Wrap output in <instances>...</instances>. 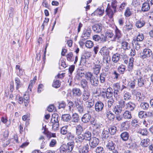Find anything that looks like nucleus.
Here are the masks:
<instances>
[{
    "label": "nucleus",
    "mask_w": 153,
    "mask_h": 153,
    "mask_svg": "<svg viewBox=\"0 0 153 153\" xmlns=\"http://www.w3.org/2000/svg\"><path fill=\"white\" fill-rule=\"evenodd\" d=\"M118 105L122 108H124L126 105L125 101L123 99H122L118 101Z\"/></svg>",
    "instance_id": "680f3d73"
},
{
    "label": "nucleus",
    "mask_w": 153,
    "mask_h": 153,
    "mask_svg": "<svg viewBox=\"0 0 153 153\" xmlns=\"http://www.w3.org/2000/svg\"><path fill=\"white\" fill-rule=\"evenodd\" d=\"M100 64L94 63V65L92 68L93 73L96 75H98L99 74L101 69Z\"/></svg>",
    "instance_id": "6e6552de"
},
{
    "label": "nucleus",
    "mask_w": 153,
    "mask_h": 153,
    "mask_svg": "<svg viewBox=\"0 0 153 153\" xmlns=\"http://www.w3.org/2000/svg\"><path fill=\"white\" fill-rule=\"evenodd\" d=\"M76 108L78 112L80 114H83L85 110H84L83 105L81 104L78 106H77Z\"/></svg>",
    "instance_id": "3c124183"
},
{
    "label": "nucleus",
    "mask_w": 153,
    "mask_h": 153,
    "mask_svg": "<svg viewBox=\"0 0 153 153\" xmlns=\"http://www.w3.org/2000/svg\"><path fill=\"white\" fill-rule=\"evenodd\" d=\"M108 129L111 134L114 135L116 133L117 128L115 126H113L109 128H108Z\"/></svg>",
    "instance_id": "c03bdc74"
},
{
    "label": "nucleus",
    "mask_w": 153,
    "mask_h": 153,
    "mask_svg": "<svg viewBox=\"0 0 153 153\" xmlns=\"http://www.w3.org/2000/svg\"><path fill=\"white\" fill-rule=\"evenodd\" d=\"M106 117L110 121L113 120L115 117V115L111 111L108 109L106 110L105 112Z\"/></svg>",
    "instance_id": "ddd939ff"
},
{
    "label": "nucleus",
    "mask_w": 153,
    "mask_h": 153,
    "mask_svg": "<svg viewBox=\"0 0 153 153\" xmlns=\"http://www.w3.org/2000/svg\"><path fill=\"white\" fill-rule=\"evenodd\" d=\"M117 69L122 74H123L125 70L126 67L124 65H121Z\"/></svg>",
    "instance_id": "864d4df0"
},
{
    "label": "nucleus",
    "mask_w": 153,
    "mask_h": 153,
    "mask_svg": "<svg viewBox=\"0 0 153 153\" xmlns=\"http://www.w3.org/2000/svg\"><path fill=\"white\" fill-rule=\"evenodd\" d=\"M120 58V54L116 53L113 55L112 59L113 62L114 63H117L119 61Z\"/></svg>",
    "instance_id": "58836bf2"
},
{
    "label": "nucleus",
    "mask_w": 153,
    "mask_h": 153,
    "mask_svg": "<svg viewBox=\"0 0 153 153\" xmlns=\"http://www.w3.org/2000/svg\"><path fill=\"white\" fill-rule=\"evenodd\" d=\"M94 103L91 102H86V108L88 113H91L92 112L93 109Z\"/></svg>",
    "instance_id": "6ab92c4d"
},
{
    "label": "nucleus",
    "mask_w": 153,
    "mask_h": 153,
    "mask_svg": "<svg viewBox=\"0 0 153 153\" xmlns=\"http://www.w3.org/2000/svg\"><path fill=\"white\" fill-rule=\"evenodd\" d=\"M100 53L103 56L109 55V51L108 48H107L106 47H102L101 49Z\"/></svg>",
    "instance_id": "a211bd4d"
},
{
    "label": "nucleus",
    "mask_w": 153,
    "mask_h": 153,
    "mask_svg": "<svg viewBox=\"0 0 153 153\" xmlns=\"http://www.w3.org/2000/svg\"><path fill=\"white\" fill-rule=\"evenodd\" d=\"M89 146L88 144L84 145L79 149V153H88L89 152Z\"/></svg>",
    "instance_id": "4468645a"
},
{
    "label": "nucleus",
    "mask_w": 153,
    "mask_h": 153,
    "mask_svg": "<svg viewBox=\"0 0 153 153\" xmlns=\"http://www.w3.org/2000/svg\"><path fill=\"white\" fill-rule=\"evenodd\" d=\"M116 145L112 141H109L108 142L106 145L107 148L111 150H114L115 148Z\"/></svg>",
    "instance_id": "cd10ccee"
},
{
    "label": "nucleus",
    "mask_w": 153,
    "mask_h": 153,
    "mask_svg": "<svg viewBox=\"0 0 153 153\" xmlns=\"http://www.w3.org/2000/svg\"><path fill=\"white\" fill-rule=\"evenodd\" d=\"M109 132L108 128L106 129L105 128L104 129L102 134V137L103 140L105 139H107L109 135Z\"/></svg>",
    "instance_id": "bb28decb"
},
{
    "label": "nucleus",
    "mask_w": 153,
    "mask_h": 153,
    "mask_svg": "<svg viewBox=\"0 0 153 153\" xmlns=\"http://www.w3.org/2000/svg\"><path fill=\"white\" fill-rule=\"evenodd\" d=\"M109 71V68L104 67L102 69V72L101 74H104L105 76H107L108 74Z\"/></svg>",
    "instance_id": "774afa93"
},
{
    "label": "nucleus",
    "mask_w": 153,
    "mask_h": 153,
    "mask_svg": "<svg viewBox=\"0 0 153 153\" xmlns=\"http://www.w3.org/2000/svg\"><path fill=\"white\" fill-rule=\"evenodd\" d=\"M45 137L43 136H41L39 138V140L41 143L40 149H43L45 147L47 144V142L45 141Z\"/></svg>",
    "instance_id": "f3484780"
},
{
    "label": "nucleus",
    "mask_w": 153,
    "mask_h": 153,
    "mask_svg": "<svg viewBox=\"0 0 153 153\" xmlns=\"http://www.w3.org/2000/svg\"><path fill=\"white\" fill-rule=\"evenodd\" d=\"M91 31V30L90 28L84 30L81 37L82 40H85L87 39L90 36Z\"/></svg>",
    "instance_id": "1a4fd4ad"
},
{
    "label": "nucleus",
    "mask_w": 153,
    "mask_h": 153,
    "mask_svg": "<svg viewBox=\"0 0 153 153\" xmlns=\"http://www.w3.org/2000/svg\"><path fill=\"white\" fill-rule=\"evenodd\" d=\"M95 111L97 112L102 111L103 109L104 104L101 101H97L94 105Z\"/></svg>",
    "instance_id": "0eeeda50"
},
{
    "label": "nucleus",
    "mask_w": 153,
    "mask_h": 153,
    "mask_svg": "<svg viewBox=\"0 0 153 153\" xmlns=\"http://www.w3.org/2000/svg\"><path fill=\"white\" fill-rule=\"evenodd\" d=\"M123 117L125 119L129 120L131 119L132 116L130 111L126 110L123 114Z\"/></svg>",
    "instance_id": "7c9ffc66"
},
{
    "label": "nucleus",
    "mask_w": 153,
    "mask_h": 153,
    "mask_svg": "<svg viewBox=\"0 0 153 153\" xmlns=\"http://www.w3.org/2000/svg\"><path fill=\"white\" fill-rule=\"evenodd\" d=\"M113 89L114 91L120 90V84L118 83L114 84L113 85Z\"/></svg>",
    "instance_id": "09e8293b"
},
{
    "label": "nucleus",
    "mask_w": 153,
    "mask_h": 153,
    "mask_svg": "<svg viewBox=\"0 0 153 153\" xmlns=\"http://www.w3.org/2000/svg\"><path fill=\"white\" fill-rule=\"evenodd\" d=\"M74 142L72 141L68 143L67 145H62L60 148V152L61 153H68L71 152L74 148Z\"/></svg>",
    "instance_id": "f03ea898"
},
{
    "label": "nucleus",
    "mask_w": 153,
    "mask_h": 153,
    "mask_svg": "<svg viewBox=\"0 0 153 153\" xmlns=\"http://www.w3.org/2000/svg\"><path fill=\"white\" fill-rule=\"evenodd\" d=\"M109 4H108V7L106 10V12H107V14L109 15L110 16H112L115 13L116 10L109 7Z\"/></svg>",
    "instance_id": "a878e982"
},
{
    "label": "nucleus",
    "mask_w": 153,
    "mask_h": 153,
    "mask_svg": "<svg viewBox=\"0 0 153 153\" xmlns=\"http://www.w3.org/2000/svg\"><path fill=\"white\" fill-rule=\"evenodd\" d=\"M136 106L134 103L130 101L126 104L125 108L128 111H133L134 109Z\"/></svg>",
    "instance_id": "9b49d317"
},
{
    "label": "nucleus",
    "mask_w": 153,
    "mask_h": 153,
    "mask_svg": "<svg viewBox=\"0 0 153 153\" xmlns=\"http://www.w3.org/2000/svg\"><path fill=\"white\" fill-rule=\"evenodd\" d=\"M112 75L114 79L117 80L119 78L120 75L116 71H114L112 73Z\"/></svg>",
    "instance_id": "4d7b16f0"
},
{
    "label": "nucleus",
    "mask_w": 153,
    "mask_h": 153,
    "mask_svg": "<svg viewBox=\"0 0 153 153\" xmlns=\"http://www.w3.org/2000/svg\"><path fill=\"white\" fill-rule=\"evenodd\" d=\"M72 95L75 97H80L82 95V92L80 89L78 88H74L72 91Z\"/></svg>",
    "instance_id": "9d476101"
},
{
    "label": "nucleus",
    "mask_w": 153,
    "mask_h": 153,
    "mask_svg": "<svg viewBox=\"0 0 153 153\" xmlns=\"http://www.w3.org/2000/svg\"><path fill=\"white\" fill-rule=\"evenodd\" d=\"M85 46L88 48H91L94 45L93 42L91 40H88L85 43Z\"/></svg>",
    "instance_id": "8fccbe9b"
},
{
    "label": "nucleus",
    "mask_w": 153,
    "mask_h": 153,
    "mask_svg": "<svg viewBox=\"0 0 153 153\" xmlns=\"http://www.w3.org/2000/svg\"><path fill=\"white\" fill-rule=\"evenodd\" d=\"M83 131L82 127L80 124L77 125L76 127V134H82Z\"/></svg>",
    "instance_id": "2f4dec72"
},
{
    "label": "nucleus",
    "mask_w": 153,
    "mask_h": 153,
    "mask_svg": "<svg viewBox=\"0 0 153 153\" xmlns=\"http://www.w3.org/2000/svg\"><path fill=\"white\" fill-rule=\"evenodd\" d=\"M15 81L16 86V89L18 90L22 86V84L21 82L20 79L18 77H16L15 78Z\"/></svg>",
    "instance_id": "c85d7f7f"
},
{
    "label": "nucleus",
    "mask_w": 153,
    "mask_h": 153,
    "mask_svg": "<svg viewBox=\"0 0 153 153\" xmlns=\"http://www.w3.org/2000/svg\"><path fill=\"white\" fill-rule=\"evenodd\" d=\"M122 34L121 31L117 27L115 30V35L113 39L111 40L113 42H119L120 41V39L122 36Z\"/></svg>",
    "instance_id": "20e7f679"
},
{
    "label": "nucleus",
    "mask_w": 153,
    "mask_h": 153,
    "mask_svg": "<svg viewBox=\"0 0 153 153\" xmlns=\"http://www.w3.org/2000/svg\"><path fill=\"white\" fill-rule=\"evenodd\" d=\"M132 44L134 47L135 48L136 50H138L140 49V46L138 42H137L136 41H133Z\"/></svg>",
    "instance_id": "13d9d810"
},
{
    "label": "nucleus",
    "mask_w": 153,
    "mask_h": 153,
    "mask_svg": "<svg viewBox=\"0 0 153 153\" xmlns=\"http://www.w3.org/2000/svg\"><path fill=\"white\" fill-rule=\"evenodd\" d=\"M123 100L125 101H128L131 99V94L129 92H126L124 93L123 96Z\"/></svg>",
    "instance_id": "ea45409f"
},
{
    "label": "nucleus",
    "mask_w": 153,
    "mask_h": 153,
    "mask_svg": "<svg viewBox=\"0 0 153 153\" xmlns=\"http://www.w3.org/2000/svg\"><path fill=\"white\" fill-rule=\"evenodd\" d=\"M73 53L71 52H70L68 53L66 55V58L67 60L70 62H72L73 61L74 59L73 58Z\"/></svg>",
    "instance_id": "49530a36"
},
{
    "label": "nucleus",
    "mask_w": 153,
    "mask_h": 153,
    "mask_svg": "<svg viewBox=\"0 0 153 153\" xmlns=\"http://www.w3.org/2000/svg\"><path fill=\"white\" fill-rule=\"evenodd\" d=\"M121 126L125 130L127 129L128 127V121H126L122 123L121 125Z\"/></svg>",
    "instance_id": "de8ad7c7"
},
{
    "label": "nucleus",
    "mask_w": 153,
    "mask_h": 153,
    "mask_svg": "<svg viewBox=\"0 0 153 153\" xmlns=\"http://www.w3.org/2000/svg\"><path fill=\"white\" fill-rule=\"evenodd\" d=\"M85 77L92 86L97 87L98 86L99 83L98 76H94L91 72H88L86 73Z\"/></svg>",
    "instance_id": "f257e3e1"
},
{
    "label": "nucleus",
    "mask_w": 153,
    "mask_h": 153,
    "mask_svg": "<svg viewBox=\"0 0 153 153\" xmlns=\"http://www.w3.org/2000/svg\"><path fill=\"white\" fill-rule=\"evenodd\" d=\"M74 135L70 132H68L66 135V138L69 140H72L74 138Z\"/></svg>",
    "instance_id": "bf43d9fd"
},
{
    "label": "nucleus",
    "mask_w": 153,
    "mask_h": 153,
    "mask_svg": "<svg viewBox=\"0 0 153 153\" xmlns=\"http://www.w3.org/2000/svg\"><path fill=\"white\" fill-rule=\"evenodd\" d=\"M150 144V140L149 139H144L141 140V145L143 147H146L149 145Z\"/></svg>",
    "instance_id": "c756f323"
},
{
    "label": "nucleus",
    "mask_w": 153,
    "mask_h": 153,
    "mask_svg": "<svg viewBox=\"0 0 153 153\" xmlns=\"http://www.w3.org/2000/svg\"><path fill=\"white\" fill-rule=\"evenodd\" d=\"M71 116L69 114H63L61 116V119L64 122H69L71 119Z\"/></svg>",
    "instance_id": "393cba45"
},
{
    "label": "nucleus",
    "mask_w": 153,
    "mask_h": 153,
    "mask_svg": "<svg viewBox=\"0 0 153 153\" xmlns=\"http://www.w3.org/2000/svg\"><path fill=\"white\" fill-rule=\"evenodd\" d=\"M77 136L76 137V142L82 143L85 140L84 136L83 134H76Z\"/></svg>",
    "instance_id": "f704fd0d"
},
{
    "label": "nucleus",
    "mask_w": 153,
    "mask_h": 153,
    "mask_svg": "<svg viewBox=\"0 0 153 153\" xmlns=\"http://www.w3.org/2000/svg\"><path fill=\"white\" fill-rule=\"evenodd\" d=\"M145 24V21L142 19H140L136 22L135 26L137 28H139L143 26Z\"/></svg>",
    "instance_id": "4be33fe9"
},
{
    "label": "nucleus",
    "mask_w": 153,
    "mask_h": 153,
    "mask_svg": "<svg viewBox=\"0 0 153 153\" xmlns=\"http://www.w3.org/2000/svg\"><path fill=\"white\" fill-rule=\"evenodd\" d=\"M58 117L59 115L57 114L54 113L53 114L52 116L51 122L52 123H59Z\"/></svg>",
    "instance_id": "473e14b6"
},
{
    "label": "nucleus",
    "mask_w": 153,
    "mask_h": 153,
    "mask_svg": "<svg viewBox=\"0 0 153 153\" xmlns=\"http://www.w3.org/2000/svg\"><path fill=\"white\" fill-rule=\"evenodd\" d=\"M60 84L59 81L58 80H56L54 81L52 84V86L56 88H58L60 87Z\"/></svg>",
    "instance_id": "0e129e2a"
},
{
    "label": "nucleus",
    "mask_w": 153,
    "mask_h": 153,
    "mask_svg": "<svg viewBox=\"0 0 153 153\" xmlns=\"http://www.w3.org/2000/svg\"><path fill=\"white\" fill-rule=\"evenodd\" d=\"M145 81V80L142 78L138 79V86L140 87L143 86L144 85Z\"/></svg>",
    "instance_id": "6e6d98bb"
},
{
    "label": "nucleus",
    "mask_w": 153,
    "mask_h": 153,
    "mask_svg": "<svg viewBox=\"0 0 153 153\" xmlns=\"http://www.w3.org/2000/svg\"><path fill=\"white\" fill-rule=\"evenodd\" d=\"M106 76H105L104 74H100L99 76L100 81L102 83H104L105 81V79L106 77Z\"/></svg>",
    "instance_id": "052dcab7"
},
{
    "label": "nucleus",
    "mask_w": 153,
    "mask_h": 153,
    "mask_svg": "<svg viewBox=\"0 0 153 153\" xmlns=\"http://www.w3.org/2000/svg\"><path fill=\"white\" fill-rule=\"evenodd\" d=\"M138 133L143 136H146L147 135L148 132L146 128H140L138 130Z\"/></svg>",
    "instance_id": "a19ab883"
},
{
    "label": "nucleus",
    "mask_w": 153,
    "mask_h": 153,
    "mask_svg": "<svg viewBox=\"0 0 153 153\" xmlns=\"http://www.w3.org/2000/svg\"><path fill=\"white\" fill-rule=\"evenodd\" d=\"M80 84L82 88L85 89L88 87V83L87 81L85 79H82L80 82Z\"/></svg>",
    "instance_id": "c9c22d12"
},
{
    "label": "nucleus",
    "mask_w": 153,
    "mask_h": 153,
    "mask_svg": "<svg viewBox=\"0 0 153 153\" xmlns=\"http://www.w3.org/2000/svg\"><path fill=\"white\" fill-rule=\"evenodd\" d=\"M89 113L85 114L81 118V121L83 123H87L90 121L91 116Z\"/></svg>",
    "instance_id": "f8f14e48"
},
{
    "label": "nucleus",
    "mask_w": 153,
    "mask_h": 153,
    "mask_svg": "<svg viewBox=\"0 0 153 153\" xmlns=\"http://www.w3.org/2000/svg\"><path fill=\"white\" fill-rule=\"evenodd\" d=\"M140 106L142 109L147 110L149 107V105L148 103L143 102L141 103Z\"/></svg>",
    "instance_id": "37998d69"
},
{
    "label": "nucleus",
    "mask_w": 153,
    "mask_h": 153,
    "mask_svg": "<svg viewBox=\"0 0 153 153\" xmlns=\"http://www.w3.org/2000/svg\"><path fill=\"white\" fill-rule=\"evenodd\" d=\"M105 36L107 39H111L114 37V34L111 31H107L105 32Z\"/></svg>",
    "instance_id": "4c0bfd02"
},
{
    "label": "nucleus",
    "mask_w": 153,
    "mask_h": 153,
    "mask_svg": "<svg viewBox=\"0 0 153 153\" xmlns=\"http://www.w3.org/2000/svg\"><path fill=\"white\" fill-rule=\"evenodd\" d=\"M104 13L103 10H102L100 9H97L95 10L94 13L95 15H99L102 16Z\"/></svg>",
    "instance_id": "69168bd1"
},
{
    "label": "nucleus",
    "mask_w": 153,
    "mask_h": 153,
    "mask_svg": "<svg viewBox=\"0 0 153 153\" xmlns=\"http://www.w3.org/2000/svg\"><path fill=\"white\" fill-rule=\"evenodd\" d=\"M68 126H65L62 127L60 129V133L63 135L67 134L68 131L67 130Z\"/></svg>",
    "instance_id": "a18cd8bd"
},
{
    "label": "nucleus",
    "mask_w": 153,
    "mask_h": 153,
    "mask_svg": "<svg viewBox=\"0 0 153 153\" xmlns=\"http://www.w3.org/2000/svg\"><path fill=\"white\" fill-rule=\"evenodd\" d=\"M150 9L149 4L146 2L143 4L142 7V10L143 12H146L148 11Z\"/></svg>",
    "instance_id": "72a5a7b5"
},
{
    "label": "nucleus",
    "mask_w": 153,
    "mask_h": 153,
    "mask_svg": "<svg viewBox=\"0 0 153 153\" xmlns=\"http://www.w3.org/2000/svg\"><path fill=\"white\" fill-rule=\"evenodd\" d=\"M144 36L142 34H139L137 35L136 39H134L133 41H136L137 42L142 41L143 39Z\"/></svg>",
    "instance_id": "5fc2aeb1"
},
{
    "label": "nucleus",
    "mask_w": 153,
    "mask_h": 153,
    "mask_svg": "<svg viewBox=\"0 0 153 153\" xmlns=\"http://www.w3.org/2000/svg\"><path fill=\"white\" fill-rule=\"evenodd\" d=\"M96 153H105L104 148L101 146L97 147L96 150Z\"/></svg>",
    "instance_id": "e2e57ef3"
},
{
    "label": "nucleus",
    "mask_w": 153,
    "mask_h": 153,
    "mask_svg": "<svg viewBox=\"0 0 153 153\" xmlns=\"http://www.w3.org/2000/svg\"><path fill=\"white\" fill-rule=\"evenodd\" d=\"M119 91H114L113 95L116 100H118L120 98Z\"/></svg>",
    "instance_id": "603ef678"
},
{
    "label": "nucleus",
    "mask_w": 153,
    "mask_h": 153,
    "mask_svg": "<svg viewBox=\"0 0 153 153\" xmlns=\"http://www.w3.org/2000/svg\"><path fill=\"white\" fill-rule=\"evenodd\" d=\"M129 136V133L127 131L123 132L120 135L121 138L123 141H126L128 140Z\"/></svg>",
    "instance_id": "aec40b11"
},
{
    "label": "nucleus",
    "mask_w": 153,
    "mask_h": 153,
    "mask_svg": "<svg viewBox=\"0 0 153 153\" xmlns=\"http://www.w3.org/2000/svg\"><path fill=\"white\" fill-rule=\"evenodd\" d=\"M103 61L106 63V65L109 64L111 61V58L109 55L103 56Z\"/></svg>",
    "instance_id": "79ce46f5"
},
{
    "label": "nucleus",
    "mask_w": 153,
    "mask_h": 153,
    "mask_svg": "<svg viewBox=\"0 0 153 153\" xmlns=\"http://www.w3.org/2000/svg\"><path fill=\"white\" fill-rule=\"evenodd\" d=\"M82 94V98L84 101L88 100L90 96V92L87 90H84Z\"/></svg>",
    "instance_id": "dca6fc26"
},
{
    "label": "nucleus",
    "mask_w": 153,
    "mask_h": 153,
    "mask_svg": "<svg viewBox=\"0 0 153 153\" xmlns=\"http://www.w3.org/2000/svg\"><path fill=\"white\" fill-rule=\"evenodd\" d=\"M30 97L28 94H25L24 95V101L25 105V106L28 105V103L29 101Z\"/></svg>",
    "instance_id": "e433bc0d"
},
{
    "label": "nucleus",
    "mask_w": 153,
    "mask_h": 153,
    "mask_svg": "<svg viewBox=\"0 0 153 153\" xmlns=\"http://www.w3.org/2000/svg\"><path fill=\"white\" fill-rule=\"evenodd\" d=\"M131 14L130 10L129 8L127 7L125 10L124 15L126 17H128L130 16Z\"/></svg>",
    "instance_id": "338daca9"
},
{
    "label": "nucleus",
    "mask_w": 153,
    "mask_h": 153,
    "mask_svg": "<svg viewBox=\"0 0 153 153\" xmlns=\"http://www.w3.org/2000/svg\"><path fill=\"white\" fill-rule=\"evenodd\" d=\"M122 48L124 50H129L130 48V45L127 42L123 41L121 43Z\"/></svg>",
    "instance_id": "b1692460"
},
{
    "label": "nucleus",
    "mask_w": 153,
    "mask_h": 153,
    "mask_svg": "<svg viewBox=\"0 0 153 153\" xmlns=\"http://www.w3.org/2000/svg\"><path fill=\"white\" fill-rule=\"evenodd\" d=\"M92 29L95 32L99 33L101 32L102 29V25L100 23L95 24L93 26Z\"/></svg>",
    "instance_id": "2eb2a0df"
},
{
    "label": "nucleus",
    "mask_w": 153,
    "mask_h": 153,
    "mask_svg": "<svg viewBox=\"0 0 153 153\" xmlns=\"http://www.w3.org/2000/svg\"><path fill=\"white\" fill-rule=\"evenodd\" d=\"M122 111V108L118 105H115L113 108V112L116 114H120Z\"/></svg>",
    "instance_id": "5701e85b"
},
{
    "label": "nucleus",
    "mask_w": 153,
    "mask_h": 153,
    "mask_svg": "<svg viewBox=\"0 0 153 153\" xmlns=\"http://www.w3.org/2000/svg\"><path fill=\"white\" fill-rule=\"evenodd\" d=\"M99 143V139L95 136L93 137L89 142V144L90 149H93L96 148Z\"/></svg>",
    "instance_id": "39448f33"
},
{
    "label": "nucleus",
    "mask_w": 153,
    "mask_h": 153,
    "mask_svg": "<svg viewBox=\"0 0 153 153\" xmlns=\"http://www.w3.org/2000/svg\"><path fill=\"white\" fill-rule=\"evenodd\" d=\"M71 120L69 122V125L73 126L78 123L80 120V118L78 114L75 113L72 114L71 117Z\"/></svg>",
    "instance_id": "7ed1b4c3"
},
{
    "label": "nucleus",
    "mask_w": 153,
    "mask_h": 153,
    "mask_svg": "<svg viewBox=\"0 0 153 153\" xmlns=\"http://www.w3.org/2000/svg\"><path fill=\"white\" fill-rule=\"evenodd\" d=\"M83 135L85 140L89 141L92 139L91 132L89 131H85Z\"/></svg>",
    "instance_id": "412c9836"
},
{
    "label": "nucleus",
    "mask_w": 153,
    "mask_h": 153,
    "mask_svg": "<svg viewBox=\"0 0 153 153\" xmlns=\"http://www.w3.org/2000/svg\"><path fill=\"white\" fill-rule=\"evenodd\" d=\"M152 54V51L149 49H145L143 52L140 54V57L143 59L150 57Z\"/></svg>",
    "instance_id": "423d86ee"
}]
</instances>
